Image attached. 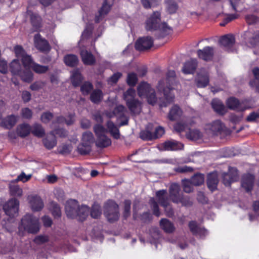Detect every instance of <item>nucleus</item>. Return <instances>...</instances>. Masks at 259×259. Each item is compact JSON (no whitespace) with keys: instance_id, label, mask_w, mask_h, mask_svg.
<instances>
[{"instance_id":"obj_57","label":"nucleus","mask_w":259,"mask_h":259,"mask_svg":"<svg viewBox=\"0 0 259 259\" xmlns=\"http://www.w3.org/2000/svg\"><path fill=\"white\" fill-rule=\"evenodd\" d=\"M138 81L137 75L134 72L130 73L127 75L126 82L127 83L133 87L135 85Z\"/></svg>"},{"instance_id":"obj_1","label":"nucleus","mask_w":259,"mask_h":259,"mask_svg":"<svg viewBox=\"0 0 259 259\" xmlns=\"http://www.w3.org/2000/svg\"><path fill=\"white\" fill-rule=\"evenodd\" d=\"M176 86V73L174 70H169L166 73V78L160 80L157 88L158 91L163 93L166 102L170 103L175 98L171 91L175 89Z\"/></svg>"},{"instance_id":"obj_50","label":"nucleus","mask_w":259,"mask_h":259,"mask_svg":"<svg viewBox=\"0 0 259 259\" xmlns=\"http://www.w3.org/2000/svg\"><path fill=\"white\" fill-rule=\"evenodd\" d=\"M50 209L54 217H60L61 211L59 206L56 203L52 202L50 205Z\"/></svg>"},{"instance_id":"obj_43","label":"nucleus","mask_w":259,"mask_h":259,"mask_svg":"<svg viewBox=\"0 0 259 259\" xmlns=\"http://www.w3.org/2000/svg\"><path fill=\"white\" fill-rule=\"evenodd\" d=\"M103 94L101 90L96 89L90 95V100L94 103H99L103 99Z\"/></svg>"},{"instance_id":"obj_41","label":"nucleus","mask_w":259,"mask_h":259,"mask_svg":"<svg viewBox=\"0 0 259 259\" xmlns=\"http://www.w3.org/2000/svg\"><path fill=\"white\" fill-rule=\"evenodd\" d=\"M18 75L20 76L21 79L26 82H30L33 78V73L30 69L27 68L22 70Z\"/></svg>"},{"instance_id":"obj_36","label":"nucleus","mask_w":259,"mask_h":259,"mask_svg":"<svg viewBox=\"0 0 259 259\" xmlns=\"http://www.w3.org/2000/svg\"><path fill=\"white\" fill-rule=\"evenodd\" d=\"M9 67L13 75H18L22 70V66L18 59H14L10 64Z\"/></svg>"},{"instance_id":"obj_38","label":"nucleus","mask_w":259,"mask_h":259,"mask_svg":"<svg viewBox=\"0 0 259 259\" xmlns=\"http://www.w3.org/2000/svg\"><path fill=\"white\" fill-rule=\"evenodd\" d=\"M209 82V78L207 74L198 73L196 78V84L198 88H204Z\"/></svg>"},{"instance_id":"obj_33","label":"nucleus","mask_w":259,"mask_h":259,"mask_svg":"<svg viewBox=\"0 0 259 259\" xmlns=\"http://www.w3.org/2000/svg\"><path fill=\"white\" fill-rule=\"evenodd\" d=\"M111 144V141L105 135H102L97 138L96 145L97 147L104 148Z\"/></svg>"},{"instance_id":"obj_37","label":"nucleus","mask_w":259,"mask_h":259,"mask_svg":"<svg viewBox=\"0 0 259 259\" xmlns=\"http://www.w3.org/2000/svg\"><path fill=\"white\" fill-rule=\"evenodd\" d=\"M30 17V21L35 31H37L40 27L41 18L36 13L28 11Z\"/></svg>"},{"instance_id":"obj_15","label":"nucleus","mask_w":259,"mask_h":259,"mask_svg":"<svg viewBox=\"0 0 259 259\" xmlns=\"http://www.w3.org/2000/svg\"><path fill=\"white\" fill-rule=\"evenodd\" d=\"M214 53V48L210 46L205 47L197 51L198 58L205 61H211L213 59Z\"/></svg>"},{"instance_id":"obj_17","label":"nucleus","mask_w":259,"mask_h":259,"mask_svg":"<svg viewBox=\"0 0 259 259\" xmlns=\"http://www.w3.org/2000/svg\"><path fill=\"white\" fill-rule=\"evenodd\" d=\"M28 200L30 207L33 211H39L44 207V204L42 200L38 195H30L28 197Z\"/></svg>"},{"instance_id":"obj_2","label":"nucleus","mask_w":259,"mask_h":259,"mask_svg":"<svg viewBox=\"0 0 259 259\" xmlns=\"http://www.w3.org/2000/svg\"><path fill=\"white\" fill-rule=\"evenodd\" d=\"M160 13L157 11L154 12L146 22V29L148 31H155L158 29L160 34L158 38L164 37L170 34L172 29L166 23L160 24Z\"/></svg>"},{"instance_id":"obj_54","label":"nucleus","mask_w":259,"mask_h":259,"mask_svg":"<svg viewBox=\"0 0 259 259\" xmlns=\"http://www.w3.org/2000/svg\"><path fill=\"white\" fill-rule=\"evenodd\" d=\"M140 137L144 141H151L154 139L153 133L147 130L142 131L140 133Z\"/></svg>"},{"instance_id":"obj_48","label":"nucleus","mask_w":259,"mask_h":259,"mask_svg":"<svg viewBox=\"0 0 259 259\" xmlns=\"http://www.w3.org/2000/svg\"><path fill=\"white\" fill-rule=\"evenodd\" d=\"M165 4L167 11L170 14L176 13L178 9V5L174 0H166Z\"/></svg>"},{"instance_id":"obj_61","label":"nucleus","mask_w":259,"mask_h":259,"mask_svg":"<svg viewBox=\"0 0 259 259\" xmlns=\"http://www.w3.org/2000/svg\"><path fill=\"white\" fill-rule=\"evenodd\" d=\"M123 217L126 219L131 214V201L130 200H125L124 202Z\"/></svg>"},{"instance_id":"obj_29","label":"nucleus","mask_w":259,"mask_h":259,"mask_svg":"<svg viewBox=\"0 0 259 259\" xmlns=\"http://www.w3.org/2000/svg\"><path fill=\"white\" fill-rule=\"evenodd\" d=\"M211 104L212 108L217 113L220 115H224L226 113V108L222 102L220 100L217 99L212 100Z\"/></svg>"},{"instance_id":"obj_35","label":"nucleus","mask_w":259,"mask_h":259,"mask_svg":"<svg viewBox=\"0 0 259 259\" xmlns=\"http://www.w3.org/2000/svg\"><path fill=\"white\" fill-rule=\"evenodd\" d=\"M160 226L165 232L168 233H171L175 230L174 224L166 219H162L160 220Z\"/></svg>"},{"instance_id":"obj_27","label":"nucleus","mask_w":259,"mask_h":259,"mask_svg":"<svg viewBox=\"0 0 259 259\" xmlns=\"http://www.w3.org/2000/svg\"><path fill=\"white\" fill-rule=\"evenodd\" d=\"M219 182L217 172H211L208 174L207 180V185L208 189L211 191H214L217 188Z\"/></svg>"},{"instance_id":"obj_3","label":"nucleus","mask_w":259,"mask_h":259,"mask_svg":"<svg viewBox=\"0 0 259 259\" xmlns=\"http://www.w3.org/2000/svg\"><path fill=\"white\" fill-rule=\"evenodd\" d=\"M136 97V91L130 88L123 94V99L132 114L136 115L142 111V103Z\"/></svg>"},{"instance_id":"obj_7","label":"nucleus","mask_w":259,"mask_h":259,"mask_svg":"<svg viewBox=\"0 0 259 259\" xmlns=\"http://www.w3.org/2000/svg\"><path fill=\"white\" fill-rule=\"evenodd\" d=\"M94 142L93 134L91 132H85L82 136L81 143L77 147L80 154L85 155L91 151V145Z\"/></svg>"},{"instance_id":"obj_23","label":"nucleus","mask_w":259,"mask_h":259,"mask_svg":"<svg viewBox=\"0 0 259 259\" xmlns=\"http://www.w3.org/2000/svg\"><path fill=\"white\" fill-rule=\"evenodd\" d=\"M114 0H105L101 9L99 11V15L95 17V22L99 23L104 16L107 14L110 11L111 6L113 4Z\"/></svg>"},{"instance_id":"obj_39","label":"nucleus","mask_w":259,"mask_h":259,"mask_svg":"<svg viewBox=\"0 0 259 259\" xmlns=\"http://www.w3.org/2000/svg\"><path fill=\"white\" fill-rule=\"evenodd\" d=\"M32 134L38 138H42L45 135V131L42 125L39 123H34L31 127Z\"/></svg>"},{"instance_id":"obj_30","label":"nucleus","mask_w":259,"mask_h":259,"mask_svg":"<svg viewBox=\"0 0 259 259\" xmlns=\"http://www.w3.org/2000/svg\"><path fill=\"white\" fill-rule=\"evenodd\" d=\"M80 55L83 63L85 65H93L95 62V58L93 54L87 50H82Z\"/></svg>"},{"instance_id":"obj_40","label":"nucleus","mask_w":259,"mask_h":259,"mask_svg":"<svg viewBox=\"0 0 259 259\" xmlns=\"http://www.w3.org/2000/svg\"><path fill=\"white\" fill-rule=\"evenodd\" d=\"M64 61L67 66L74 67L77 65L78 59L76 55L69 54L65 56L64 58Z\"/></svg>"},{"instance_id":"obj_53","label":"nucleus","mask_w":259,"mask_h":259,"mask_svg":"<svg viewBox=\"0 0 259 259\" xmlns=\"http://www.w3.org/2000/svg\"><path fill=\"white\" fill-rule=\"evenodd\" d=\"M21 61L24 67L26 68H31L33 64L35 63L33 61L32 57L26 54L21 58Z\"/></svg>"},{"instance_id":"obj_28","label":"nucleus","mask_w":259,"mask_h":259,"mask_svg":"<svg viewBox=\"0 0 259 259\" xmlns=\"http://www.w3.org/2000/svg\"><path fill=\"white\" fill-rule=\"evenodd\" d=\"M183 111L178 105H174L170 108L168 114L170 120L174 121L179 119L182 115Z\"/></svg>"},{"instance_id":"obj_56","label":"nucleus","mask_w":259,"mask_h":259,"mask_svg":"<svg viewBox=\"0 0 259 259\" xmlns=\"http://www.w3.org/2000/svg\"><path fill=\"white\" fill-rule=\"evenodd\" d=\"M183 191L187 193H190L193 191V184L190 180H185L182 182Z\"/></svg>"},{"instance_id":"obj_31","label":"nucleus","mask_w":259,"mask_h":259,"mask_svg":"<svg viewBox=\"0 0 259 259\" xmlns=\"http://www.w3.org/2000/svg\"><path fill=\"white\" fill-rule=\"evenodd\" d=\"M31 126L27 123H22L17 127V134L21 138H25L31 132Z\"/></svg>"},{"instance_id":"obj_14","label":"nucleus","mask_w":259,"mask_h":259,"mask_svg":"<svg viewBox=\"0 0 259 259\" xmlns=\"http://www.w3.org/2000/svg\"><path fill=\"white\" fill-rule=\"evenodd\" d=\"M115 117H117V120L120 119L123 120L118 124L119 127L127 125L128 122V118L126 115L127 110L125 107L121 105L117 106L114 109Z\"/></svg>"},{"instance_id":"obj_4","label":"nucleus","mask_w":259,"mask_h":259,"mask_svg":"<svg viewBox=\"0 0 259 259\" xmlns=\"http://www.w3.org/2000/svg\"><path fill=\"white\" fill-rule=\"evenodd\" d=\"M40 229V224L38 218L31 214H26L21 219V223L19 226L20 231L24 230L29 233H37Z\"/></svg>"},{"instance_id":"obj_10","label":"nucleus","mask_w":259,"mask_h":259,"mask_svg":"<svg viewBox=\"0 0 259 259\" xmlns=\"http://www.w3.org/2000/svg\"><path fill=\"white\" fill-rule=\"evenodd\" d=\"M225 125L220 120H216L205 125V129L207 132L212 135H218L224 131Z\"/></svg>"},{"instance_id":"obj_46","label":"nucleus","mask_w":259,"mask_h":259,"mask_svg":"<svg viewBox=\"0 0 259 259\" xmlns=\"http://www.w3.org/2000/svg\"><path fill=\"white\" fill-rule=\"evenodd\" d=\"M190 180L194 186H200L204 183V176L201 174H197L192 177Z\"/></svg>"},{"instance_id":"obj_47","label":"nucleus","mask_w":259,"mask_h":259,"mask_svg":"<svg viewBox=\"0 0 259 259\" xmlns=\"http://www.w3.org/2000/svg\"><path fill=\"white\" fill-rule=\"evenodd\" d=\"M68 119H66L63 116H60L57 117L56 121L58 123H63L65 122L67 125H71L74 121V114L70 113L68 115Z\"/></svg>"},{"instance_id":"obj_8","label":"nucleus","mask_w":259,"mask_h":259,"mask_svg":"<svg viewBox=\"0 0 259 259\" xmlns=\"http://www.w3.org/2000/svg\"><path fill=\"white\" fill-rule=\"evenodd\" d=\"M243 42L247 47L254 48L259 44V31L247 30L242 35Z\"/></svg>"},{"instance_id":"obj_44","label":"nucleus","mask_w":259,"mask_h":259,"mask_svg":"<svg viewBox=\"0 0 259 259\" xmlns=\"http://www.w3.org/2000/svg\"><path fill=\"white\" fill-rule=\"evenodd\" d=\"M82 76L78 70H74L71 75V81L73 86L77 87L81 82Z\"/></svg>"},{"instance_id":"obj_9","label":"nucleus","mask_w":259,"mask_h":259,"mask_svg":"<svg viewBox=\"0 0 259 259\" xmlns=\"http://www.w3.org/2000/svg\"><path fill=\"white\" fill-rule=\"evenodd\" d=\"M19 206V200L16 198H11L4 205L3 209L6 215L13 218L18 215Z\"/></svg>"},{"instance_id":"obj_12","label":"nucleus","mask_w":259,"mask_h":259,"mask_svg":"<svg viewBox=\"0 0 259 259\" xmlns=\"http://www.w3.org/2000/svg\"><path fill=\"white\" fill-rule=\"evenodd\" d=\"M226 104L230 109L237 111H243L248 108L245 105V101L240 102L234 97L229 98L226 102Z\"/></svg>"},{"instance_id":"obj_32","label":"nucleus","mask_w":259,"mask_h":259,"mask_svg":"<svg viewBox=\"0 0 259 259\" xmlns=\"http://www.w3.org/2000/svg\"><path fill=\"white\" fill-rule=\"evenodd\" d=\"M106 126L110 135L115 139H118L120 138V133L119 130V126L115 125L114 122L109 120L106 123Z\"/></svg>"},{"instance_id":"obj_11","label":"nucleus","mask_w":259,"mask_h":259,"mask_svg":"<svg viewBox=\"0 0 259 259\" xmlns=\"http://www.w3.org/2000/svg\"><path fill=\"white\" fill-rule=\"evenodd\" d=\"M153 45V39L150 36L139 38L135 43V48L139 51H144L150 49Z\"/></svg>"},{"instance_id":"obj_6","label":"nucleus","mask_w":259,"mask_h":259,"mask_svg":"<svg viewBox=\"0 0 259 259\" xmlns=\"http://www.w3.org/2000/svg\"><path fill=\"white\" fill-rule=\"evenodd\" d=\"M104 213L109 222L117 221L119 217L118 205L113 200H108L104 206Z\"/></svg>"},{"instance_id":"obj_19","label":"nucleus","mask_w":259,"mask_h":259,"mask_svg":"<svg viewBox=\"0 0 259 259\" xmlns=\"http://www.w3.org/2000/svg\"><path fill=\"white\" fill-rule=\"evenodd\" d=\"M238 177L237 170L235 168H230L228 173L223 175V182L226 186L230 185L231 183L237 181Z\"/></svg>"},{"instance_id":"obj_45","label":"nucleus","mask_w":259,"mask_h":259,"mask_svg":"<svg viewBox=\"0 0 259 259\" xmlns=\"http://www.w3.org/2000/svg\"><path fill=\"white\" fill-rule=\"evenodd\" d=\"M9 189L10 193L11 196L20 197L22 195L23 190L17 185L10 184L9 186Z\"/></svg>"},{"instance_id":"obj_55","label":"nucleus","mask_w":259,"mask_h":259,"mask_svg":"<svg viewBox=\"0 0 259 259\" xmlns=\"http://www.w3.org/2000/svg\"><path fill=\"white\" fill-rule=\"evenodd\" d=\"M43 143L45 146L48 149H51L57 144V141L55 137H53L51 139L46 138L43 139Z\"/></svg>"},{"instance_id":"obj_59","label":"nucleus","mask_w":259,"mask_h":259,"mask_svg":"<svg viewBox=\"0 0 259 259\" xmlns=\"http://www.w3.org/2000/svg\"><path fill=\"white\" fill-rule=\"evenodd\" d=\"M93 89V84L91 82L87 81L81 86L80 90L83 95H88Z\"/></svg>"},{"instance_id":"obj_5","label":"nucleus","mask_w":259,"mask_h":259,"mask_svg":"<svg viewBox=\"0 0 259 259\" xmlns=\"http://www.w3.org/2000/svg\"><path fill=\"white\" fill-rule=\"evenodd\" d=\"M138 95L140 97H146L149 104L154 105L157 101L155 92L150 85L145 82H141L137 88Z\"/></svg>"},{"instance_id":"obj_26","label":"nucleus","mask_w":259,"mask_h":259,"mask_svg":"<svg viewBox=\"0 0 259 259\" xmlns=\"http://www.w3.org/2000/svg\"><path fill=\"white\" fill-rule=\"evenodd\" d=\"M197 61L195 59H191L185 63L183 67V72L185 74L193 73L197 66Z\"/></svg>"},{"instance_id":"obj_24","label":"nucleus","mask_w":259,"mask_h":259,"mask_svg":"<svg viewBox=\"0 0 259 259\" xmlns=\"http://www.w3.org/2000/svg\"><path fill=\"white\" fill-rule=\"evenodd\" d=\"M18 116L12 114L5 118L2 117L1 126L6 129H10L13 127L17 122Z\"/></svg>"},{"instance_id":"obj_16","label":"nucleus","mask_w":259,"mask_h":259,"mask_svg":"<svg viewBox=\"0 0 259 259\" xmlns=\"http://www.w3.org/2000/svg\"><path fill=\"white\" fill-rule=\"evenodd\" d=\"M181 188L179 184H172L169 189V197L172 202L178 204L183 194L180 193Z\"/></svg>"},{"instance_id":"obj_21","label":"nucleus","mask_w":259,"mask_h":259,"mask_svg":"<svg viewBox=\"0 0 259 259\" xmlns=\"http://www.w3.org/2000/svg\"><path fill=\"white\" fill-rule=\"evenodd\" d=\"M254 182V176L250 174H246L242 177L241 186L246 191L250 192L252 190Z\"/></svg>"},{"instance_id":"obj_52","label":"nucleus","mask_w":259,"mask_h":259,"mask_svg":"<svg viewBox=\"0 0 259 259\" xmlns=\"http://www.w3.org/2000/svg\"><path fill=\"white\" fill-rule=\"evenodd\" d=\"M31 68L35 72L38 74L44 73L49 69L48 66L41 65L36 63L33 64Z\"/></svg>"},{"instance_id":"obj_58","label":"nucleus","mask_w":259,"mask_h":259,"mask_svg":"<svg viewBox=\"0 0 259 259\" xmlns=\"http://www.w3.org/2000/svg\"><path fill=\"white\" fill-rule=\"evenodd\" d=\"M94 132L97 136V138L102 135H104L107 132L105 128L100 124L95 125L94 127Z\"/></svg>"},{"instance_id":"obj_18","label":"nucleus","mask_w":259,"mask_h":259,"mask_svg":"<svg viewBox=\"0 0 259 259\" xmlns=\"http://www.w3.org/2000/svg\"><path fill=\"white\" fill-rule=\"evenodd\" d=\"M78 202L71 199L67 201L65 205V212L67 217L75 218L77 214Z\"/></svg>"},{"instance_id":"obj_62","label":"nucleus","mask_w":259,"mask_h":259,"mask_svg":"<svg viewBox=\"0 0 259 259\" xmlns=\"http://www.w3.org/2000/svg\"><path fill=\"white\" fill-rule=\"evenodd\" d=\"M179 203H181L183 206L189 207L193 204V202L189 196L183 195L180 198Z\"/></svg>"},{"instance_id":"obj_42","label":"nucleus","mask_w":259,"mask_h":259,"mask_svg":"<svg viewBox=\"0 0 259 259\" xmlns=\"http://www.w3.org/2000/svg\"><path fill=\"white\" fill-rule=\"evenodd\" d=\"M186 136L188 139L195 141L199 139L202 137V134L198 130L189 128L188 132H186Z\"/></svg>"},{"instance_id":"obj_49","label":"nucleus","mask_w":259,"mask_h":259,"mask_svg":"<svg viewBox=\"0 0 259 259\" xmlns=\"http://www.w3.org/2000/svg\"><path fill=\"white\" fill-rule=\"evenodd\" d=\"M91 215L93 218L98 219L99 218L102 213L101 206L97 204H94L92 207L90 211Z\"/></svg>"},{"instance_id":"obj_63","label":"nucleus","mask_w":259,"mask_h":259,"mask_svg":"<svg viewBox=\"0 0 259 259\" xmlns=\"http://www.w3.org/2000/svg\"><path fill=\"white\" fill-rule=\"evenodd\" d=\"M46 85V82L42 81H36L33 82L30 86V89L32 91H36L42 89Z\"/></svg>"},{"instance_id":"obj_60","label":"nucleus","mask_w":259,"mask_h":259,"mask_svg":"<svg viewBox=\"0 0 259 259\" xmlns=\"http://www.w3.org/2000/svg\"><path fill=\"white\" fill-rule=\"evenodd\" d=\"M141 2L145 8H150L157 6L160 3V0H141Z\"/></svg>"},{"instance_id":"obj_13","label":"nucleus","mask_w":259,"mask_h":259,"mask_svg":"<svg viewBox=\"0 0 259 259\" xmlns=\"http://www.w3.org/2000/svg\"><path fill=\"white\" fill-rule=\"evenodd\" d=\"M34 43L35 47L42 52H48L51 49L48 41L42 38L40 34L37 33L34 37Z\"/></svg>"},{"instance_id":"obj_25","label":"nucleus","mask_w":259,"mask_h":259,"mask_svg":"<svg viewBox=\"0 0 259 259\" xmlns=\"http://www.w3.org/2000/svg\"><path fill=\"white\" fill-rule=\"evenodd\" d=\"M156 197L157 201L162 207H166L169 205V198L166 190H161L156 192Z\"/></svg>"},{"instance_id":"obj_34","label":"nucleus","mask_w":259,"mask_h":259,"mask_svg":"<svg viewBox=\"0 0 259 259\" xmlns=\"http://www.w3.org/2000/svg\"><path fill=\"white\" fill-rule=\"evenodd\" d=\"M90 208L88 206L86 205H82L79 207L78 205L77 214L76 215V218H77L79 221L82 222L88 216Z\"/></svg>"},{"instance_id":"obj_51","label":"nucleus","mask_w":259,"mask_h":259,"mask_svg":"<svg viewBox=\"0 0 259 259\" xmlns=\"http://www.w3.org/2000/svg\"><path fill=\"white\" fill-rule=\"evenodd\" d=\"M149 204L153 211V213L156 217H159L160 215V212L159 209V206L154 198H151L149 200Z\"/></svg>"},{"instance_id":"obj_20","label":"nucleus","mask_w":259,"mask_h":259,"mask_svg":"<svg viewBox=\"0 0 259 259\" xmlns=\"http://www.w3.org/2000/svg\"><path fill=\"white\" fill-rule=\"evenodd\" d=\"M219 42L225 50L228 51H232V48L235 44V39L234 35L227 34L222 36Z\"/></svg>"},{"instance_id":"obj_64","label":"nucleus","mask_w":259,"mask_h":259,"mask_svg":"<svg viewBox=\"0 0 259 259\" xmlns=\"http://www.w3.org/2000/svg\"><path fill=\"white\" fill-rule=\"evenodd\" d=\"M175 130L181 133L182 132H188V129L189 128L188 125L183 123L182 122H178L174 126Z\"/></svg>"},{"instance_id":"obj_22","label":"nucleus","mask_w":259,"mask_h":259,"mask_svg":"<svg viewBox=\"0 0 259 259\" xmlns=\"http://www.w3.org/2000/svg\"><path fill=\"white\" fill-rule=\"evenodd\" d=\"M162 146L163 149L166 151H177L182 150L184 148L183 144L174 140L165 141L162 144Z\"/></svg>"}]
</instances>
